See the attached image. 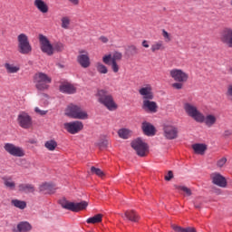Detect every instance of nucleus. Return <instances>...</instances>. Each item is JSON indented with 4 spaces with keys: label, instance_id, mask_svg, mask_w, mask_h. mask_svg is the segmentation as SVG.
Instances as JSON below:
<instances>
[{
    "label": "nucleus",
    "instance_id": "1",
    "mask_svg": "<svg viewBox=\"0 0 232 232\" xmlns=\"http://www.w3.org/2000/svg\"><path fill=\"white\" fill-rule=\"evenodd\" d=\"M185 113L193 121L196 122H199L202 124H206L208 128H212L214 124L217 122V118L213 114H208L207 116H204V113H202L199 110L198 107L196 106L195 104L189 103V102H185L183 105Z\"/></svg>",
    "mask_w": 232,
    "mask_h": 232
},
{
    "label": "nucleus",
    "instance_id": "2",
    "mask_svg": "<svg viewBox=\"0 0 232 232\" xmlns=\"http://www.w3.org/2000/svg\"><path fill=\"white\" fill-rule=\"evenodd\" d=\"M96 97L98 99V102L105 106L109 111H115V110L119 108L115 102V100L113 99V95L104 89L98 90Z\"/></svg>",
    "mask_w": 232,
    "mask_h": 232
},
{
    "label": "nucleus",
    "instance_id": "3",
    "mask_svg": "<svg viewBox=\"0 0 232 232\" xmlns=\"http://www.w3.org/2000/svg\"><path fill=\"white\" fill-rule=\"evenodd\" d=\"M65 115L71 119H78L80 121H86L88 119V112L82 110V107L75 104H69L67 106Z\"/></svg>",
    "mask_w": 232,
    "mask_h": 232
},
{
    "label": "nucleus",
    "instance_id": "4",
    "mask_svg": "<svg viewBox=\"0 0 232 232\" xmlns=\"http://www.w3.org/2000/svg\"><path fill=\"white\" fill-rule=\"evenodd\" d=\"M34 82L36 89L44 92V90L50 88L49 84L52 83V78L44 72H37L34 76Z\"/></svg>",
    "mask_w": 232,
    "mask_h": 232
},
{
    "label": "nucleus",
    "instance_id": "5",
    "mask_svg": "<svg viewBox=\"0 0 232 232\" xmlns=\"http://www.w3.org/2000/svg\"><path fill=\"white\" fill-rule=\"evenodd\" d=\"M17 50L22 55H29V53H32V44H30L28 35L20 34L17 36Z\"/></svg>",
    "mask_w": 232,
    "mask_h": 232
},
{
    "label": "nucleus",
    "instance_id": "6",
    "mask_svg": "<svg viewBox=\"0 0 232 232\" xmlns=\"http://www.w3.org/2000/svg\"><path fill=\"white\" fill-rule=\"evenodd\" d=\"M130 146L136 151L139 157H146L148 154V143L144 142V140H142L140 138L132 140Z\"/></svg>",
    "mask_w": 232,
    "mask_h": 232
},
{
    "label": "nucleus",
    "instance_id": "7",
    "mask_svg": "<svg viewBox=\"0 0 232 232\" xmlns=\"http://www.w3.org/2000/svg\"><path fill=\"white\" fill-rule=\"evenodd\" d=\"M18 126L23 128V130H30L32 126H34V121L32 120V116L28 114L26 111H21L17 115L16 119Z\"/></svg>",
    "mask_w": 232,
    "mask_h": 232
},
{
    "label": "nucleus",
    "instance_id": "8",
    "mask_svg": "<svg viewBox=\"0 0 232 232\" xmlns=\"http://www.w3.org/2000/svg\"><path fill=\"white\" fill-rule=\"evenodd\" d=\"M188 79H189V74L186 72L176 69L175 70V89L182 90L184 88V84L188 82Z\"/></svg>",
    "mask_w": 232,
    "mask_h": 232
},
{
    "label": "nucleus",
    "instance_id": "9",
    "mask_svg": "<svg viewBox=\"0 0 232 232\" xmlns=\"http://www.w3.org/2000/svg\"><path fill=\"white\" fill-rule=\"evenodd\" d=\"M61 204L63 209H68L73 213H79V211H82V209H86V208H88V202L86 201H82L80 203L63 201Z\"/></svg>",
    "mask_w": 232,
    "mask_h": 232
},
{
    "label": "nucleus",
    "instance_id": "10",
    "mask_svg": "<svg viewBox=\"0 0 232 232\" xmlns=\"http://www.w3.org/2000/svg\"><path fill=\"white\" fill-rule=\"evenodd\" d=\"M39 43L43 53H46L49 56L53 54V44L50 43V40L46 36L39 34Z\"/></svg>",
    "mask_w": 232,
    "mask_h": 232
},
{
    "label": "nucleus",
    "instance_id": "11",
    "mask_svg": "<svg viewBox=\"0 0 232 232\" xmlns=\"http://www.w3.org/2000/svg\"><path fill=\"white\" fill-rule=\"evenodd\" d=\"M219 40L228 48H232V28L224 27L219 33Z\"/></svg>",
    "mask_w": 232,
    "mask_h": 232
},
{
    "label": "nucleus",
    "instance_id": "12",
    "mask_svg": "<svg viewBox=\"0 0 232 232\" xmlns=\"http://www.w3.org/2000/svg\"><path fill=\"white\" fill-rule=\"evenodd\" d=\"M63 128L66 130V131H68V133H71V135H75V133H79V131L82 130L84 125L82 124V121H75L65 122L63 124Z\"/></svg>",
    "mask_w": 232,
    "mask_h": 232
},
{
    "label": "nucleus",
    "instance_id": "13",
    "mask_svg": "<svg viewBox=\"0 0 232 232\" xmlns=\"http://www.w3.org/2000/svg\"><path fill=\"white\" fill-rule=\"evenodd\" d=\"M4 150L13 157H24V150L22 147L14 145V143H5Z\"/></svg>",
    "mask_w": 232,
    "mask_h": 232
},
{
    "label": "nucleus",
    "instance_id": "14",
    "mask_svg": "<svg viewBox=\"0 0 232 232\" xmlns=\"http://www.w3.org/2000/svg\"><path fill=\"white\" fill-rule=\"evenodd\" d=\"M77 63L82 68H90L92 62L90 61V54L86 51H80V54L77 56Z\"/></svg>",
    "mask_w": 232,
    "mask_h": 232
},
{
    "label": "nucleus",
    "instance_id": "15",
    "mask_svg": "<svg viewBox=\"0 0 232 232\" xmlns=\"http://www.w3.org/2000/svg\"><path fill=\"white\" fill-rule=\"evenodd\" d=\"M211 179L214 185L221 188H226L227 182L226 180V178L223 177L221 174L219 173H213L211 175Z\"/></svg>",
    "mask_w": 232,
    "mask_h": 232
},
{
    "label": "nucleus",
    "instance_id": "16",
    "mask_svg": "<svg viewBox=\"0 0 232 232\" xmlns=\"http://www.w3.org/2000/svg\"><path fill=\"white\" fill-rule=\"evenodd\" d=\"M164 137L169 140H173L175 139V126L173 122H167L163 127Z\"/></svg>",
    "mask_w": 232,
    "mask_h": 232
},
{
    "label": "nucleus",
    "instance_id": "17",
    "mask_svg": "<svg viewBox=\"0 0 232 232\" xmlns=\"http://www.w3.org/2000/svg\"><path fill=\"white\" fill-rule=\"evenodd\" d=\"M140 95L143 97V101L147 99H153V88L150 84H146L139 90Z\"/></svg>",
    "mask_w": 232,
    "mask_h": 232
},
{
    "label": "nucleus",
    "instance_id": "18",
    "mask_svg": "<svg viewBox=\"0 0 232 232\" xmlns=\"http://www.w3.org/2000/svg\"><path fill=\"white\" fill-rule=\"evenodd\" d=\"M121 59H122V53L120 52H115L113 53V55H111V54L104 55L102 57V63H104V64H107L108 66H110L111 62L117 63V61H121Z\"/></svg>",
    "mask_w": 232,
    "mask_h": 232
},
{
    "label": "nucleus",
    "instance_id": "19",
    "mask_svg": "<svg viewBox=\"0 0 232 232\" xmlns=\"http://www.w3.org/2000/svg\"><path fill=\"white\" fill-rule=\"evenodd\" d=\"M151 101H153V99L143 100L142 110L150 111L151 113H157V102Z\"/></svg>",
    "mask_w": 232,
    "mask_h": 232
},
{
    "label": "nucleus",
    "instance_id": "20",
    "mask_svg": "<svg viewBox=\"0 0 232 232\" xmlns=\"http://www.w3.org/2000/svg\"><path fill=\"white\" fill-rule=\"evenodd\" d=\"M121 217L125 220H130V222H139V220H140V216H139L135 210H127Z\"/></svg>",
    "mask_w": 232,
    "mask_h": 232
},
{
    "label": "nucleus",
    "instance_id": "21",
    "mask_svg": "<svg viewBox=\"0 0 232 232\" xmlns=\"http://www.w3.org/2000/svg\"><path fill=\"white\" fill-rule=\"evenodd\" d=\"M18 191L20 193H35V186L30 183H21L18 185Z\"/></svg>",
    "mask_w": 232,
    "mask_h": 232
},
{
    "label": "nucleus",
    "instance_id": "22",
    "mask_svg": "<svg viewBox=\"0 0 232 232\" xmlns=\"http://www.w3.org/2000/svg\"><path fill=\"white\" fill-rule=\"evenodd\" d=\"M34 5L41 12L42 14H48V5L44 0H34Z\"/></svg>",
    "mask_w": 232,
    "mask_h": 232
},
{
    "label": "nucleus",
    "instance_id": "23",
    "mask_svg": "<svg viewBox=\"0 0 232 232\" xmlns=\"http://www.w3.org/2000/svg\"><path fill=\"white\" fill-rule=\"evenodd\" d=\"M142 130L145 135H148V137H152L155 135V127L150 122L144 121L142 123Z\"/></svg>",
    "mask_w": 232,
    "mask_h": 232
},
{
    "label": "nucleus",
    "instance_id": "24",
    "mask_svg": "<svg viewBox=\"0 0 232 232\" xmlns=\"http://www.w3.org/2000/svg\"><path fill=\"white\" fill-rule=\"evenodd\" d=\"M60 92H62V93H75L77 92V89L70 84V83H65L60 86Z\"/></svg>",
    "mask_w": 232,
    "mask_h": 232
},
{
    "label": "nucleus",
    "instance_id": "25",
    "mask_svg": "<svg viewBox=\"0 0 232 232\" xmlns=\"http://www.w3.org/2000/svg\"><path fill=\"white\" fill-rule=\"evenodd\" d=\"M192 149L198 155H204V153H206V150H208V146L203 143H196L192 145Z\"/></svg>",
    "mask_w": 232,
    "mask_h": 232
},
{
    "label": "nucleus",
    "instance_id": "26",
    "mask_svg": "<svg viewBox=\"0 0 232 232\" xmlns=\"http://www.w3.org/2000/svg\"><path fill=\"white\" fill-rule=\"evenodd\" d=\"M18 232H28L32 231V225L28 221H22L17 225Z\"/></svg>",
    "mask_w": 232,
    "mask_h": 232
},
{
    "label": "nucleus",
    "instance_id": "27",
    "mask_svg": "<svg viewBox=\"0 0 232 232\" xmlns=\"http://www.w3.org/2000/svg\"><path fill=\"white\" fill-rule=\"evenodd\" d=\"M165 49H166V47L164 46L163 41L155 42L150 47L152 53H155V52L162 51Z\"/></svg>",
    "mask_w": 232,
    "mask_h": 232
},
{
    "label": "nucleus",
    "instance_id": "28",
    "mask_svg": "<svg viewBox=\"0 0 232 232\" xmlns=\"http://www.w3.org/2000/svg\"><path fill=\"white\" fill-rule=\"evenodd\" d=\"M5 68L7 73H17L21 67L19 65H15L14 63H5Z\"/></svg>",
    "mask_w": 232,
    "mask_h": 232
},
{
    "label": "nucleus",
    "instance_id": "29",
    "mask_svg": "<svg viewBox=\"0 0 232 232\" xmlns=\"http://www.w3.org/2000/svg\"><path fill=\"white\" fill-rule=\"evenodd\" d=\"M40 191H44V193H53V191H55V186L51 183H44L40 186Z\"/></svg>",
    "mask_w": 232,
    "mask_h": 232
},
{
    "label": "nucleus",
    "instance_id": "30",
    "mask_svg": "<svg viewBox=\"0 0 232 232\" xmlns=\"http://www.w3.org/2000/svg\"><path fill=\"white\" fill-rule=\"evenodd\" d=\"M131 134L132 132L129 129H120L118 130V135L120 139H124V140L130 139V137H131Z\"/></svg>",
    "mask_w": 232,
    "mask_h": 232
},
{
    "label": "nucleus",
    "instance_id": "31",
    "mask_svg": "<svg viewBox=\"0 0 232 232\" xmlns=\"http://www.w3.org/2000/svg\"><path fill=\"white\" fill-rule=\"evenodd\" d=\"M95 68L98 73H101L102 75H106V73H108V67L101 62L96 63Z\"/></svg>",
    "mask_w": 232,
    "mask_h": 232
},
{
    "label": "nucleus",
    "instance_id": "32",
    "mask_svg": "<svg viewBox=\"0 0 232 232\" xmlns=\"http://www.w3.org/2000/svg\"><path fill=\"white\" fill-rule=\"evenodd\" d=\"M11 205L18 209H25L26 208V201L19 200V199H12Z\"/></svg>",
    "mask_w": 232,
    "mask_h": 232
},
{
    "label": "nucleus",
    "instance_id": "33",
    "mask_svg": "<svg viewBox=\"0 0 232 232\" xmlns=\"http://www.w3.org/2000/svg\"><path fill=\"white\" fill-rule=\"evenodd\" d=\"M44 147L49 151H55V148H57V141H55L54 140H47L44 143Z\"/></svg>",
    "mask_w": 232,
    "mask_h": 232
},
{
    "label": "nucleus",
    "instance_id": "34",
    "mask_svg": "<svg viewBox=\"0 0 232 232\" xmlns=\"http://www.w3.org/2000/svg\"><path fill=\"white\" fill-rule=\"evenodd\" d=\"M3 180L5 188L11 190L15 189V182L12 181V178H3Z\"/></svg>",
    "mask_w": 232,
    "mask_h": 232
},
{
    "label": "nucleus",
    "instance_id": "35",
    "mask_svg": "<svg viewBox=\"0 0 232 232\" xmlns=\"http://www.w3.org/2000/svg\"><path fill=\"white\" fill-rule=\"evenodd\" d=\"M99 222H102V216L101 214L95 215L94 217L87 219V224H99Z\"/></svg>",
    "mask_w": 232,
    "mask_h": 232
},
{
    "label": "nucleus",
    "instance_id": "36",
    "mask_svg": "<svg viewBox=\"0 0 232 232\" xmlns=\"http://www.w3.org/2000/svg\"><path fill=\"white\" fill-rule=\"evenodd\" d=\"M53 53H55V52H63L64 44L61 42H56L53 44Z\"/></svg>",
    "mask_w": 232,
    "mask_h": 232
},
{
    "label": "nucleus",
    "instance_id": "37",
    "mask_svg": "<svg viewBox=\"0 0 232 232\" xmlns=\"http://www.w3.org/2000/svg\"><path fill=\"white\" fill-rule=\"evenodd\" d=\"M61 21H62V28H63L64 30H68V28H70V17L63 16L62 17Z\"/></svg>",
    "mask_w": 232,
    "mask_h": 232
},
{
    "label": "nucleus",
    "instance_id": "38",
    "mask_svg": "<svg viewBox=\"0 0 232 232\" xmlns=\"http://www.w3.org/2000/svg\"><path fill=\"white\" fill-rule=\"evenodd\" d=\"M175 232H197L193 227L182 228L179 226H175Z\"/></svg>",
    "mask_w": 232,
    "mask_h": 232
},
{
    "label": "nucleus",
    "instance_id": "39",
    "mask_svg": "<svg viewBox=\"0 0 232 232\" xmlns=\"http://www.w3.org/2000/svg\"><path fill=\"white\" fill-rule=\"evenodd\" d=\"M91 171H92V173H93L94 175H97L98 177H104V172L102 170H101V169L92 167Z\"/></svg>",
    "mask_w": 232,
    "mask_h": 232
},
{
    "label": "nucleus",
    "instance_id": "40",
    "mask_svg": "<svg viewBox=\"0 0 232 232\" xmlns=\"http://www.w3.org/2000/svg\"><path fill=\"white\" fill-rule=\"evenodd\" d=\"M179 189L182 191L186 197H191V189L188 187H179Z\"/></svg>",
    "mask_w": 232,
    "mask_h": 232
},
{
    "label": "nucleus",
    "instance_id": "41",
    "mask_svg": "<svg viewBox=\"0 0 232 232\" xmlns=\"http://www.w3.org/2000/svg\"><path fill=\"white\" fill-rule=\"evenodd\" d=\"M162 36L164 38L165 43H169L171 41V35L169 34L168 31L162 30Z\"/></svg>",
    "mask_w": 232,
    "mask_h": 232
},
{
    "label": "nucleus",
    "instance_id": "42",
    "mask_svg": "<svg viewBox=\"0 0 232 232\" xmlns=\"http://www.w3.org/2000/svg\"><path fill=\"white\" fill-rule=\"evenodd\" d=\"M226 95L228 101L232 102V83L227 86Z\"/></svg>",
    "mask_w": 232,
    "mask_h": 232
},
{
    "label": "nucleus",
    "instance_id": "43",
    "mask_svg": "<svg viewBox=\"0 0 232 232\" xmlns=\"http://www.w3.org/2000/svg\"><path fill=\"white\" fill-rule=\"evenodd\" d=\"M110 64L111 66V70L114 73H118L120 67L119 64L117 63V62H110Z\"/></svg>",
    "mask_w": 232,
    "mask_h": 232
},
{
    "label": "nucleus",
    "instance_id": "44",
    "mask_svg": "<svg viewBox=\"0 0 232 232\" xmlns=\"http://www.w3.org/2000/svg\"><path fill=\"white\" fill-rule=\"evenodd\" d=\"M108 144H110V141L108 140H102L99 143L100 148H108Z\"/></svg>",
    "mask_w": 232,
    "mask_h": 232
},
{
    "label": "nucleus",
    "instance_id": "45",
    "mask_svg": "<svg viewBox=\"0 0 232 232\" xmlns=\"http://www.w3.org/2000/svg\"><path fill=\"white\" fill-rule=\"evenodd\" d=\"M227 163V159L226 158H221L220 160H218L217 166L218 168H223V166Z\"/></svg>",
    "mask_w": 232,
    "mask_h": 232
},
{
    "label": "nucleus",
    "instance_id": "46",
    "mask_svg": "<svg viewBox=\"0 0 232 232\" xmlns=\"http://www.w3.org/2000/svg\"><path fill=\"white\" fill-rule=\"evenodd\" d=\"M173 177H174L173 171L169 170L168 173L165 175V180L169 182V180H171V179H173Z\"/></svg>",
    "mask_w": 232,
    "mask_h": 232
},
{
    "label": "nucleus",
    "instance_id": "47",
    "mask_svg": "<svg viewBox=\"0 0 232 232\" xmlns=\"http://www.w3.org/2000/svg\"><path fill=\"white\" fill-rule=\"evenodd\" d=\"M35 113H38V115H46L48 113V111H43L39 109V107L34 108Z\"/></svg>",
    "mask_w": 232,
    "mask_h": 232
},
{
    "label": "nucleus",
    "instance_id": "48",
    "mask_svg": "<svg viewBox=\"0 0 232 232\" xmlns=\"http://www.w3.org/2000/svg\"><path fill=\"white\" fill-rule=\"evenodd\" d=\"M71 5L73 6H79V4L81 3V0H67Z\"/></svg>",
    "mask_w": 232,
    "mask_h": 232
},
{
    "label": "nucleus",
    "instance_id": "49",
    "mask_svg": "<svg viewBox=\"0 0 232 232\" xmlns=\"http://www.w3.org/2000/svg\"><path fill=\"white\" fill-rule=\"evenodd\" d=\"M130 52H132V53H139V49H137V46H135V45L130 46Z\"/></svg>",
    "mask_w": 232,
    "mask_h": 232
},
{
    "label": "nucleus",
    "instance_id": "50",
    "mask_svg": "<svg viewBox=\"0 0 232 232\" xmlns=\"http://www.w3.org/2000/svg\"><path fill=\"white\" fill-rule=\"evenodd\" d=\"M100 41L102 42V43H103L104 44H106V43H108V37H106V36H101L100 38Z\"/></svg>",
    "mask_w": 232,
    "mask_h": 232
},
{
    "label": "nucleus",
    "instance_id": "51",
    "mask_svg": "<svg viewBox=\"0 0 232 232\" xmlns=\"http://www.w3.org/2000/svg\"><path fill=\"white\" fill-rule=\"evenodd\" d=\"M142 46L143 48H150V44H148V41L144 40L142 42Z\"/></svg>",
    "mask_w": 232,
    "mask_h": 232
},
{
    "label": "nucleus",
    "instance_id": "52",
    "mask_svg": "<svg viewBox=\"0 0 232 232\" xmlns=\"http://www.w3.org/2000/svg\"><path fill=\"white\" fill-rule=\"evenodd\" d=\"M170 76L175 79V70L170 71Z\"/></svg>",
    "mask_w": 232,
    "mask_h": 232
},
{
    "label": "nucleus",
    "instance_id": "53",
    "mask_svg": "<svg viewBox=\"0 0 232 232\" xmlns=\"http://www.w3.org/2000/svg\"><path fill=\"white\" fill-rule=\"evenodd\" d=\"M225 135H227H227H231V132H230L229 130H226V131H225Z\"/></svg>",
    "mask_w": 232,
    "mask_h": 232
},
{
    "label": "nucleus",
    "instance_id": "54",
    "mask_svg": "<svg viewBox=\"0 0 232 232\" xmlns=\"http://www.w3.org/2000/svg\"><path fill=\"white\" fill-rule=\"evenodd\" d=\"M36 142H37V141H35L34 140H30V143H31V144H36Z\"/></svg>",
    "mask_w": 232,
    "mask_h": 232
},
{
    "label": "nucleus",
    "instance_id": "55",
    "mask_svg": "<svg viewBox=\"0 0 232 232\" xmlns=\"http://www.w3.org/2000/svg\"><path fill=\"white\" fill-rule=\"evenodd\" d=\"M195 208H200V206L195 205Z\"/></svg>",
    "mask_w": 232,
    "mask_h": 232
},
{
    "label": "nucleus",
    "instance_id": "56",
    "mask_svg": "<svg viewBox=\"0 0 232 232\" xmlns=\"http://www.w3.org/2000/svg\"><path fill=\"white\" fill-rule=\"evenodd\" d=\"M172 229H175V226L172 225Z\"/></svg>",
    "mask_w": 232,
    "mask_h": 232
},
{
    "label": "nucleus",
    "instance_id": "57",
    "mask_svg": "<svg viewBox=\"0 0 232 232\" xmlns=\"http://www.w3.org/2000/svg\"><path fill=\"white\" fill-rule=\"evenodd\" d=\"M230 5L232 6V0L230 1Z\"/></svg>",
    "mask_w": 232,
    "mask_h": 232
},
{
    "label": "nucleus",
    "instance_id": "58",
    "mask_svg": "<svg viewBox=\"0 0 232 232\" xmlns=\"http://www.w3.org/2000/svg\"><path fill=\"white\" fill-rule=\"evenodd\" d=\"M172 86L175 87V83H173Z\"/></svg>",
    "mask_w": 232,
    "mask_h": 232
}]
</instances>
